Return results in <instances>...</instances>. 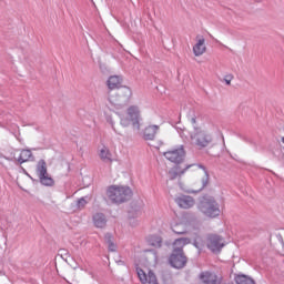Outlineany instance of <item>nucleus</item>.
I'll use <instances>...</instances> for the list:
<instances>
[{"label": "nucleus", "mask_w": 284, "mask_h": 284, "mask_svg": "<svg viewBox=\"0 0 284 284\" xmlns=\"http://www.w3.org/2000/svg\"><path fill=\"white\" fill-rule=\"evenodd\" d=\"M132 97V90L128 87H122L121 89L109 91L108 92V101L109 110L115 108V110H121V108H125L128 103H130V98Z\"/></svg>", "instance_id": "1"}, {"label": "nucleus", "mask_w": 284, "mask_h": 284, "mask_svg": "<svg viewBox=\"0 0 284 284\" xmlns=\"http://www.w3.org/2000/svg\"><path fill=\"white\" fill-rule=\"evenodd\" d=\"M119 116L122 128H130L132 123L133 130H141V110H139V106L131 105L126 110V115L119 113Z\"/></svg>", "instance_id": "2"}, {"label": "nucleus", "mask_w": 284, "mask_h": 284, "mask_svg": "<svg viewBox=\"0 0 284 284\" xmlns=\"http://www.w3.org/2000/svg\"><path fill=\"white\" fill-rule=\"evenodd\" d=\"M187 170H191L192 172H199V170H202L204 172V176L202 178V190L207 187L210 183V173L207 172V169L203 164H191L187 165L184 170L179 171V168H173L169 171V179L170 181H174L176 176H181L187 172Z\"/></svg>", "instance_id": "3"}, {"label": "nucleus", "mask_w": 284, "mask_h": 284, "mask_svg": "<svg viewBox=\"0 0 284 284\" xmlns=\"http://www.w3.org/2000/svg\"><path fill=\"white\" fill-rule=\"evenodd\" d=\"M197 210H200L202 214L209 219H216V216L221 215L219 203L213 196H203L197 205Z\"/></svg>", "instance_id": "4"}, {"label": "nucleus", "mask_w": 284, "mask_h": 284, "mask_svg": "<svg viewBox=\"0 0 284 284\" xmlns=\"http://www.w3.org/2000/svg\"><path fill=\"white\" fill-rule=\"evenodd\" d=\"M106 196L112 203H125L132 199V190L125 186H110L106 191Z\"/></svg>", "instance_id": "5"}, {"label": "nucleus", "mask_w": 284, "mask_h": 284, "mask_svg": "<svg viewBox=\"0 0 284 284\" xmlns=\"http://www.w3.org/2000/svg\"><path fill=\"white\" fill-rule=\"evenodd\" d=\"M191 140L199 150H203L214 141V138L207 131L194 126V131L191 133Z\"/></svg>", "instance_id": "6"}, {"label": "nucleus", "mask_w": 284, "mask_h": 284, "mask_svg": "<svg viewBox=\"0 0 284 284\" xmlns=\"http://www.w3.org/2000/svg\"><path fill=\"white\" fill-rule=\"evenodd\" d=\"M36 172L38 174L39 182L41 185H44V187H53L54 185V179H52V175L48 173V163L45 160H40L36 166Z\"/></svg>", "instance_id": "7"}, {"label": "nucleus", "mask_w": 284, "mask_h": 284, "mask_svg": "<svg viewBox=\"0 0 284 284\" xmlns=\"http://www.w3.org/2000/svg\"><path fill=\"white\" fill-rule=\"evenodd\" d=\"M163 155L165 159H168V161H171V163H183V161H185V149L183 145H180L178 149H172L164 152Z\"/></svg>", "instance_id": "8"}, {"label": "nucleus", "mask_w": 284, "mask_h": 284, "mask_svg": "<svg viewBox=\"0 0 284 284\" xmlns=\"http://www.w3.org/2000/svg\"><path fill=\"white\" fill-rule=\"evenodd\" d=\"M206 245L211 252H221L225 247V241L221 235L210 234L206 239Z\"/></svg>", "instance_id": "9"}, {"label": "nucleus", "mask_w": 284, "mask_h": 284, "mask_svg": "<svg viewBox=\"0 0 284 284\" xmlns=\"http://www.w3.org/2000/svg\"><path fill=\"white\" fill-rule=\"evenodd\" d=\"M169 263L175 270H183V267L187 264V257L185 256V253H179V251H173L170 256Z\"/></svg>", "instance_id": "10"}, {"label": "nucleus", "mask_w": 284, "mask_h": 284, "mask_svg": "<svg viewBox=\"0 0 284 284\" xmlns=\"http://www.w3.org/2000/svg\"><path fill=\"white\" fill-rule=\"evenodd\" d=\"M175 203H178L179 207L182 210H190V207H194V197L190 195H181L175 199Z\"/></svg>", "instance_id": "11"}, {"label": "nucleus", "mask_w": 284, "mask_h": 284, "mask_svg": "<svg viewBox=\"0 0 284 284\" xmlns=\"http://www.w3.org/2000/svg\"><path fill=\"white\" fill-rule=\"evenodd\" d=\"M201 284H221L219 276L211 272H202L200 274Z\"/></svg>", "instance_id": "12"}, {"label": "nucleus", "mask_w": 284, "mask_h": 284, "mask_svg": "<svg viewBox=\"0 0 284 284\" xmlns=\"http://www.w3.org/2000/svg\"><path fill=\"white\" fill-rule=\"evenodd\" d=\"M123 80L119 75H111L106 82V85L110 90V92H114V90H121L123 87H121V83Z\"/></svg>", "instance_id": "13"}, {"label": "nucleus", "mask_w": 284, "mask_h": 284, "mask_svg": "<svg viewBox=\"0 0 284 284\" xmlns=\"http://www.w3.org/2000/svg\"><path fill=\"white\" fill-rule=\"evenodd\" d=\"M93 225L94 227H98L100 230H103L105 225H108V217H105V214L103 213H95L92 216Z\"/></svg>", "instance_id": "14"}, {"label": "nucleus", "mask_w": 284, "mask_h": 284, "mask_svg": "<svg viewBox=\"0 0 284 284\" xmlns=\"http://www.w3.org/2000/svg\"><path fill=\"white\" fill-rule=\"evenodd\" d=\"M190 237H180L176 239L173 243V252H178L179 254H183V246L190 245Z\"/></svg>", "instance_id": "15"}, {"label": "nucleus", "mask_w": 284, "mask_h": 284, "mask_svg": "<svg viewBox=\"0 0 284 284\" xmlns=\"http://www.w3.org/2000/svg\"><path fill=\"white\" fill-rule=\"evenodd\" d=\"M28 161H34V155L30 149H23L20 152V156L18 158V163L23 165V163H28Z\"/></svg>", "instance_id": "16"}, {"label": "nucleus", "mask_w": 284, "mask_h": 284, "mask_svg": "<svg viewBox=\"0 0 284 284\" xmlns=\"http://www.w3.org/2000/svg\"><path fill=\"white\" fill-rule=\"evenodd\" d=\"M156 132H159V125H149L144 129V140L145 141H154L156 136Z\"/></svg>", "instance_id": "17"}, {"label": "nucleus", "mask_w": 284, "mask_h": 284, "mask_svg": "<svg viewBox=\"0 0 284 284\" xmlns=\"http://www.w3.org/2000/svg\"><path fill=\"white\" fill-rule=\"evenodd\" d=\"M205 39H200L197 43L193 47V53L195 57H201V54H205Z\"/></svg>", "instance_id": "18"}, {"label": "nucleus", "mask_w": 284, "mask_h": 284, "mask_svg": "<svg viewBox=\"0 0 284 284\" xmlns=\"http://www.w3.org/2000/svg\"><path fill=\"white\" fill-rule=\"evenodd\" d=\"M148 243L152 247H161L163 245V239L159 235H151L148 237Z\"/></svg>", "instance_id": "19"}, {"label": "nucleus", "mask_w": 284, "mask_h": 284, "mask_svg": "<svg viewBox=\"0 0 284 284\" xmlns=\"http://www.w3.org/2000/svg\"><path fill=\"white\" fill-rule=\"evenodd\" d=\"M100 159L104 163H112V153H110V150H108V148L101 149V151H100Z\"/></svg>", "instance_id": "20"}, {"label": "nucleus", "mask_w": 284, "mask_h": 284, "mask_svg": "<svg viewBox=\"0 0 284 284\" xmlns=\"http://www.w3.org/2000/svg\"><path fill=\"white\" fill-rule=\"evenodd\" d=\"M235 283L236 284H256V282H254L252 280V277H250L247 275H237V276H235Z\"/></svg>", "instance_id": "21"}, {"label": "nucleus", "mask_w": 284, "mask_h": 284, "mask_svg": "<svg viewBox=\"0 0 284 284\" xmlns=\"http://www.w3.org/2000/svg\"><path fill=\"white\" fill-rule=\"evenodd\" d=\"M136 274H138L141 283H143V284L148 283V274H145V271L136 267Z\"/></svg>", "instance_id": "22"}, {"label": "nucleus", "mask_w": 284, "mask_h": 284, "mask_svg": "<svg viewBox=\"0 0 284 284\" xmlns=\"http://www.w3.org/2000/svg\"><path fill=\"white\" fill-rule=\"evenodd\" d=\"M146 278H148L146 283L149 284H159V280H156V275L152 271H149Z\"/></svg>", "instance_id": "23"}, {"label": "nucleus", "mask_w": 284, "mask_h": 284, "mask_svg": "<svg viewBox=\"0 0 284 284\" xmlns=\"http://www.w3.org/2000/svg\"><path fill=\"white\" fill-rule=\"evenodd\" d=\"M85 205H88V201L85 200V197H81L77 201L78 210H83Z\"/></svg>", "instance_id": "24"}, {"label": "nucleus", "mask_w": 284, "mask_h": 284, "mask_svg": "<svg viewBox=\"0 0 284 284\" xmlns=\"http://www.w3.org/2000/svg\"><path fill=\"white\" fill-rule=\"evenodd\" d=\"M232 79H234V75H232V74H227L224 77V81H225L226 85H232Z\"/></svg>", "instance_id": "25"}, {"label": "nucleus", "mask_w": 284, "mask_h": 284, "mask_svg": "<svg viewBox=\"0 0 284 284\" xmlns=\"http://www.w3.org/2000/svg\"><path fill=\"white\" fill-rule=\"evenodd\" d=\"M194 246L197 250H203V242L201 241V239H197V240L194 241Z\"/></svg>", "instance_id": "26"}, {"label": "nucleus", "mask_w": 284, "mask_h": 284, "mask_svg": "<svg viewBox=\"0 0 284 284\" xmlns=\"http://www.w3.org/2000/svg\"><path fill=\"white\" fill-rule=\"evenodd\" d=\"M173 232H174V234H187L186 230L181 231V229H179V226L173 227Z\"/></svg>", "instance_id": "27"}, {"label": "nucleus", "mask_w": 284, "mask_h": 284, "mask_svg": "<svg viewBox=\"0 0 284 284\" xmlns=\"http://www.w3.org/2000/svg\"><path fill=\"white\" fill-rule=\"evenodd\" d=\"M104 239H105V243H106L108 245H110V243H114V242H112V234H110V233H106V234L104 235Z\"/></svg>", "instance_id": "28"}, {"label": "nucleus", "mask_w": 284, "mask_h": 284, "mask_svg": "<svg viewBox=\"0 0 284 284\" xmlns=\"http://www.w3.org/2000/svg\"><path fill=\"white\" fill-rule=\"evenodd\" d=\"M108 122L111 124L112 130H113L116 134H119V131H116V128H114V121H112V118H111V116L108 118Z\"/></svg>", "instance_id": "29"}, {"label": "nucleus", "mask_w": 284, "mask_h": 284, "mask_svg": "<svg viewBox=\"0 0 284 284\" xmlns=\"http://www.w3.org/2000/svg\"><path fill=\"white\" fill-rule=\"evenodd\" d=\"M109 252H116V245L113 243L108 244Z\"/></svg>", "instance_id": "30"}, {"label": "nucleus", "mask_w": 284, "mask_h": 284, "mask_svg": "<svg viewBox=\"0 0 284 284\" xmlns=\"http://www.w3.org/2000/svg\"><path fill=\"white\" fill-rule=\"evenodd\" d=\"M61 256H70V252H68L65 248L60 250Z\"/></svg>", "instance_id": "31"}, {"label": "nucleus", "mask_w": 284, "mask_h": 284, "mask_svg": "<svg viewBox=\"0 0 284 284\" xmlns=\"http://www.w3.org/2000/svg\"><path fill=\"white\" fill-rule=\"evenodd\" d=\"M191 123H192L193 125H195V124H196V118H192V119H191Z\"/></svg>", "instance_id": "32"}]
</instances>
